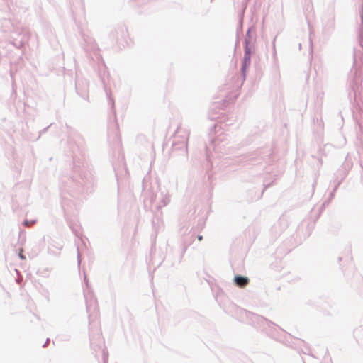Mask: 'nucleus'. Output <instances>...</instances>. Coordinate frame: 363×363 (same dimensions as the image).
<instances>
[{"mask_svg":"<svg viewBox=\"0 0 363 363\" xmlns=\"http://www.w3.org/2000/svg\"><path fill=\"white\" fill-rule=\"evenodd\" d=\"M234 281L235 284L240 288L245 287L249 284L250 281L247 277L242 276H235L234 278Z\"/></svg>","mask_w":363,"mask_h":363,"instance_id":"nucleus-1","label":"nucleus"},{"mask_svg":"<svg viewBox=\"0 0 363 363\" xmlns=\"http://www.w3.org/2000/svg\"><path fill=\"white\" fill-rule=\"evenodd\" d=\"M19 257H21V259H26L25 256L22 254V250H21V252L19 253Z\"/></svg>","mask_w":363,"mask_h":363,"instance_id":"nucleus-2","label":"nucleus"},{"mask_svg":"<svg viewBox=\"0 0 363 363\" xmlns=\"http://www.w3.org/2000/svg\"><path fill=\"white\" fill-rule=\"evenodd\" d=\"M199 240H201L203 239V237L201 235L199 236L198 238Z\"/></svg>","mask_w":363,"mask_h":363,"instance_id":"nucleus-3","label":"nucleus"}]
</instances>
